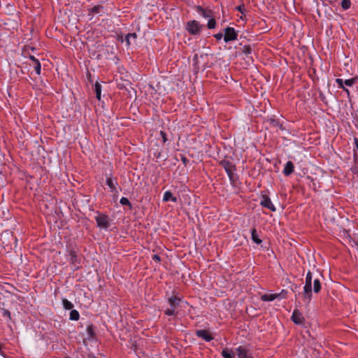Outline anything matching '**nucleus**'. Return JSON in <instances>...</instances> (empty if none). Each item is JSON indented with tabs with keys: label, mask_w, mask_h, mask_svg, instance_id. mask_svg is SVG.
<instances>
[{
	"label": "nucleus",
	"mask_w": 358,
	"mask_h": 358,
	"mask_svg": "<svg viewBox=\"0 0 358 358\" xmlns=\"http://www.w3.org/2000/svg\"><path fill=\"white\" fill-rule=\"evenodd\" d=\"M313 281V291L318 293L321 289V283L319 278L313 280V274L308 271L306 276L305 285L303 287V297L306 303H309L312 299V282Z\"/></svg>",
	"instance_id": "obj_1"
},
{
	"label": "nucleus",
	"mask_w": 358,
	"mask_h": 358,
	"mask_svg": "<svg viewBox=\"0 0 358 358\" xmlns=\"http://www.w3.org/2000/svg\"><path fill=\"white\" fill-rule=\"evenodd\" d=\"M182 300L180 297L176 296H171L168 299V303L169 304V308H167L164 310L165 315L168 316H175L179 312V307L180 306V303Z\"/></svg>",
	"instance_id": "obj_2"
},
{
	"label": "nucleus",
	"mask_w": 358,
	"mask_h": 358,
	"mask_svg": "<svg viewBox=\"0 0 358 358\" xmlns=\"http://www.w3.org/2000/svg\"><path fill=\"white\" fill-rule=\"evenodd\" d=\"M220 164L227 173L230 181L234 182L236 177V166L228 160H222Z\"/></svg>",
	"instance_id": "obj_3"
},
{
	"label": "nucleus",
	"mask_w": 358,
	"mask_h": 358,
	"mask_svg": "<svg viewBox=\"0 0 358 358\" xmlns=\"http://www.w3.org/2000/svg\"><path fill=\"white\" fill-rule=\"evenodd\" d=\"M106 184L110 188L112 193L117 194L119 192V186L117 179L111 173L106 175Z\"/></svg>",
	"instance_id": "obj_4"
},
{
	"label": "nucleus",
	"mask_w": 358,
	"mask_h": 358,
	"mask_svg": "<svg viewBox=\"0 0 358 358\" xmlns=\"http://www.w3.org/2000/svg\"><path fill=\"white\" fill-rule=\"evenodd\" d=\"M97 226L103 229H108L110 227L109 218L104 214H99L95 217Z\"/></svg>",
	"instance_id": "obj_5"
},
{
	"label": "nucleus",
	"mask_w": 358,
	"mask_h": 358,
	"mask_svg": "<svg viewBox=\"0 0 358 358\" xmlns=\"http://www.w3.org/2000/svg\"><path fill=\"white\" fill-rule=\"evenodd\" d=\"M202 26L196 20H192L187 22V30L190 34H199L201 30Z\"/></svg>",
	"instance_id": "obj_6"
},
{
	"label": "nucleus",
	"mask_w": 358,
	"mask_h": 358,
	"mask_svg": "<svg viewBox=\"0 0 358 358\" xmlns=\"http://www.w3.org/2000/svg\"><path fill=\"white\" fill-rule=\"evenodd\" d=\"M238 34L234 27H227L224 29V41L225 43L237 39Z\"/></svg>",
	"instance_id": "obj_7"
},
{
	"label": "nucleus",
	"mask_w": 358,
	"mask_h": 358,
	"mask_svg": "<svg viewBox=\"0 0 358 358\" xmlns=\"http://www.w3.org/2000/svg\"><path fill=\"white\" fill-rule=\"evenodd\" d=\"M260 204L264 208H268L273 212L275 211V208L273 203L271 202V199L266 194H263L262 196Z\"/></svg>",
	"instance_id": "obj_8"
},
{
	"label": "nucleus",
	"mask_w": 358,
	"mask_h": 358,
	"mask_svg": "<svg viewBox=\"0 0 358 358\" xmlns=\"http://www.w3.org/2000/svg\"><path fill=\"white\" fill-rule=\"evenodd\" d=\"M238 358H253L250 350L244 347L239 346L236 349Z\"/></svg>",
	"instance_id": "obj_9"
},
{
	"label": "nucleus",
	"mask_w": 358,
	"mask_h": 358,
	"mask_svg": "<svg viewBox=\"0 0 358 358\" xmlns=\"http://www.w3.org/2000/svg\"><path fill=\"white\" fill-rule=\"evenodd\" d=\"M196 335L206 342H210L213 339V337L211 336L210 333L208 331L204 329L197 330L196 331Z\"/></svg>",
	"instance_id": "obj_10"
},
{
	"label": "nucleus",
	"mask_w": 358,
	"mask_h": 358,
	"mask_svg": "<svg viewBox=\"0 0 358 358\" xmlns=\"http://www.w3.org/2000/svg\"><path fill=\"white\" fill-rule=\"evenodd\" d=\"M292 320L296 324H303L305 319L298 310H294L292 315Z\"/></svg>",
	"instance_id": "obj_11"
},
{
	"label": "nucleus",
	"mask_w": 358,
	"mask_h": 358,
	"mask_svg": "<svg viewBox=\"0 0 358 358\" xmlns=\"http://www.w3.org/2000/svg\"><path fill=\"white\" fill-rule=\"evenodd\" d=\"M103 13V7L99 5L94 6L92 8L89 9V15H92L90 19H92L94 15H101Z\"/></svg>",
	"instance_id": "obj_12"
},
{
	"label": "nucleus",
	"mask_w": 358,
	"mask_h": 358,
	"mask_svg": "<svg viewBox=\"0 0 358 358\" xmlns=\"http://www.w3.org/2000/svg\"><path fill=\"white\" fill-rule=\"evenodd\" d=\"M294 164L291 161H288L285 165L282 173L285 176H288L294 172Z\"/></svg>",
	"instance_id": "obj_13"
},
{
	"label": "nucleus",
	"mask_w": 358,
	"mask_h": 358,
	"mask_svg": "<svg viewBox=\"0 0 358 358\" xmlns=\"http://www.w3.org/2000/svg\"><path fill=\"white\" fill-rule=\"evenodd\" d=\"M163 201H171L173 202H176L177 198L176 196H173V194L170 191H166L164 194Z\"/></svg>",
	"instance_id": "obj_14"
},
{
	"label": "nucleus",
	"mask_w": 358,
	"mask_h": 358,
	"mask_svg": "<svg viewBox=\"0 0 358 358\" xmlns=\"http://www.w3.org/2000/svg\"><path fill=\"white\" fill-rule=\"evenodd\" d=\"M278 295L276 294H266L261 296V300L263 301H273L278 297Z\"/></svg>",
	"instance_id": "obj_15"
},
{
	"label": "nucleus",
	"mask_w": 358,
	"mask_h": 358,
	"mask_svg": "<svg viewBox=\"0 0 358 358\" xmlns=\"http://www.w3.org/2000/svg\"><path fill=\"white\" fill-rule=\"evenodd\" d=\"M251 238H252V241L254 243H255L256 244L259 245L262 242V240L259 238L257 231L255 228H253L251 230Z\"/></svg>",
	"instance_id": "obj_16"
},
{
	"label": "nucleus",
	"mask_w": 358,
	"mask_h": 358,
	"mask_svg": "<svg viewBox=\"0 0 358 358\" xmlns=\"http://www.w3.org/2000/svg\"><path fill=\"white\" fill-rule=\"evenodd\" d=\"M68 261L71 264H76V262L78 261V257H77L76 252L75 251L71 250L69 252V256H68ZM75 266H76V265H75Z\"/></svg>",
	"instance_id": "obj_17"
},
{
	"label": "nucleus",
	"mask_w": 358,
	"mask_h": 358,
	"mask_svg": "<svg viewBox=\"0 0 358 358\" xmlns=\"http://www.w3.org/2000/svg\"><path fill=\"white\" fill-rule=\"evenodd\" d=\"M137 35L136 33L128 34L125 37V42L127 46H129L131 43V41H136Z\"/></svg>",
	"instance_id": "obj_18"
},
{
	"label": "nucleus",
	"mask_w": 358,
	"mask_h": 358,
	"mask_svg": "<svg viewBox=\"0 0 358 358\" xmlns=\"http://www.w3.org/2000/svg\"><path fill=\"white\" fill-rule=\"evenodd\" d=\"M221 354L224 358H234V357L233 352L227 348L224 349Z\"/></svg>",
	"instance_id": "obj_19"
},
{
	"label": "nucleus",
	"mask_w": 358,
	"mask_h": 358,
	"mask_svg": "<svg viewBox=\"0 0 358 358\" xmlns=\"http://www.w3.org/2000/svg\"><path fill=\"white\" fill-rule=\"evenodd\" d=\"M80 318V314L78 310H71L70 312V317L69 319L71 320L77 321Z\"/></svg>",
	"instance_id": "obj_20"
},
{
	"label": "nucleus",
	"mask_w": 358,
	"mask_h": 358,
	"mask_svg": "<svg viewBox=\"0 0 358 358\" xmlns=\"http://www.w3.org/2000/svg\"><path fill=\"white\" fill-rule=\"evenodd\" d=\"M94 90L96 93V98L100 100L101 99V85L99 83H96L94 85Z\"/></svg>",
	"instance_id": "obj_21"
},
{
	"label": "nucleus",
	"mask_w": 358,
	"mask_h": 358,
	"mask_svg": "<svg viewBox=\"0 0 358 358\" xmlns=\"http://www.w3.org/2000/svg\"><path fill=\"white\" fill-rule=\"evenodd\" d=\"M62 305L66 310H71L73 307V304L66 299H62Z\"/></svg>",
	"instance_id": "obj_22"
},
{
	"label": "nucleus",
	"mask_w": 358,
	"mask_h": 358,
	"mask_svg": "<svg viewBox=\"0 0 358 358\" xmlns=\"http://www.w3.org/2000/svg\"><path fill=\"white\" fill-rule=\"evenodd\" d=\"M336 83L338 84L339 87L342 88L345 92H347L348 96L350 95L349 90L344 87V80L343 79H341V78H336Z\"/></svg>",
	"instance_id": "obj_23"
},
{
	"label": "nucleus",
	"mask_w": 358,
	"mask_h": 358,
	"mask_svg": "<svg viewBox=\"0 0 358 358\" xmlns=\"http://www.w3.org/2000/svg\"><path fill=\"white\" fill-rule=\"evenodd\" d=\"M208 29H214L216 26V21L213 17H209L208 24H207Z\"/></svg>",
	"instance_id": "obj_24"
},
{
	"label": "nucleus",
	"mask_w": 358,
	"mask_h": 358,
	"mask_svg": "<svg viewBox=\"0 0 358 358\" xmlns=\"http://www.w3.org/2000/svg\"><path fill=\"white\" fill-rule=\"evenodd\" d=\"M34 68L36 73L38 75H40L41 66V64H40L39 61H36V63L35 64L34 63Z\"/></svg>",
	"instance_id": "obj_25"
},
{
	"label": "nucleus",
	"mask_w": 358,
	"mask_h": 358,
	"mask_svg": "<svg viewBox=\"0 0 358 358\" xmlns=\"http://www.w3.org/2000/svg\"><path fill=\"white\" fill-rule=\"evenodd\" d=\"M1 311L2 313V315L4 317H6L8 320H11L10 313L9 310H8L6 309H4V308H1Z\"/></svg>",
	"instance_id": "obj_26"
},
{
	"label": "nucleus",
	"mask_w": 358,
	"mask_h": 358,
	"mask_svg": "<svg viewBox=\"0 0 358 358\" xmlns=\"http://www.w3.org/2000/svg\"><path fill=\"white\" fill-rule=\"evenodd\" d=\"M120 203L122 206H129V207H131V203L129 201V199L126 197H122L120 200Z\"/></svg>",
	"instance_id": "obj_27"
},
{
	"label": "nucleus",
	"mask_w": 358,
	"mask_h": 358,
	"mask_svg": "<svg viewBox=\"0 0 358 358\" xmlns=\"http://www.w3.org/2000/svg\"><path fill=\"white\" fill-rule=\"evenodd\" d=\"M350 0H342V7L343 9L347 10L350 7Z\"/></svg>",
	"instance_id": "obj_28"
},
{
	"label": "nucleus",
	"mask_w": 358,
	"mask_h": 358,
	"mask_svg": "<svg viewBox=\"0 0 358 358\" xmlns=\"http://www.w3.org/2000/svg\"><path fill=\"white\" fill-rule=\"evenodd\" d=\"M356 81V78H350V79H347V80H344V85H345L346 86H352Z\"/></svg>",
	"instance_id": "obj_29"
},
{
	"label": "nucleus",
	"mask_w": 358,
	"mask_h": 358,
	"mask_svg": "<svg viewBox=\"0 0 358 358\" xmlns=\"http://www.w3.org/2000/svg\"><path fill=\"white\" fill-rule=\"evenodd\" d=\"M200 10H201V15H202L203 17H205V18H209V17H211V15H210V11H207V10H206L203 9V8H200Z\"/></svg>",
	"instance_id": "obj_30"
},
{
	"label": "nucleus",
	"mask_w": 358,
	"mask_h": 358,
	"mask_svg": "<svg viewBox=\"0 0 358 358\" xmlns=\"http://www.w3.org/2000/svg\"><path fill=\"white\" fill-rule=\"evenodd\" d=\"M214 37L217 39V40H221L223 37V34L220 32V33H217L216 34L214 35Z\"/></svg>",
	"instance_id": "obj_31"
},
{
	"label": "nucleus",
	"mask_w": 358,
	"mask_h": 358,
	"mask_svg": "<svg viewBox=\"0 0 358 358\" xmlns=\"http://www.w3.org/2000/svg\"><path fill=\"white\" fill-rule=\"evenodd\" d=\"M152 259L155 260V262H159L160 261V257L158 255H154L152 256Z\"/></svg>",
	"instance_id": "obj_32"
},
{
	"label": "nucleus",
	"mask_w": 358,
	"mask_h": 358,
	"mask_svg": "<svg viewBox=\"0 0 358 358\" xmlns=\"http://www.w3.org/2000/svg\"><path fill=\"white\" fill-rule=\"evenodd\" d=\"M244 52L245 54H250L251 53V48L250 47L245 48Z\"/></svg>",
	"instance_id": "obj_33"
},
{
	"label": "nucleus",
	"mask_w": 358,
	"mask_h": 358,
	"mask_svg": "<svg viewBox=\"0 0 358 358\" xmlns=\"http://www.w3.org/2000/svg\"><path fill=\"white\" fill-rule=\"evenodd\" d=\"M355 147H356V150H355V151H357L358 152V138H355Z\"/></svg>",
	"instance_id": "obj_34"
},
{
	"label": "nucleus",
	"mask_w": 358,
	"mask_h": 358,
	"mask_svg": "<svg viewBox=\"0 0 358 358\" xmlns=\"http://www.w3.org/2000/svg\"><path fill=\"white\" fill-rule=\"evenodd\" d=\"M29 58L33 61L34 64L36 63V61H38V59H36L34 56H30Z\"/></svg>",
	"instance_id": "obj_35"
},
{
	"label": "nucleus",
	"mask_w": 358,
	"mask_h": 358,
	"mask_svg": "<svg viewBox=\"0 0 358 358\" xmlns=\"http://www.w3.org/2000/svg\"><path fill=\"white\" fill-rule=\"evenodd\" d=\"M237 10H239L240 12H241V13H243V8H242V7H241V6H238V7H237Z\"/></svg>",
	"instance_id": "obj_36"
},
{
	"label": "nucleus",
	"mask_w": 358,
	"mask_h": 358,
	"mask_svg": "<svg viewBox=\"0 0 358 358\" xmlns=\"http://www.w3.org/2000/svg\"><path fill=\"white\" fill-rule=\"evenodd\" d=\"M89 333H90V334H92V329H89Z\"/></svg>",
	"instance_id": "obj_37"
},
{
	"label": "nucleus",
	"mask_w": 358,
	"mask_h": 358,
	"mask_svg": "<svg viewBox=\"0 0 358 358\" xmlns=\"http://www.w3.org/2000/svg\"><path fill=\"white\" fill-rule=\"evenodd\" d=\"M65 358H69V357H65Z\"/></svg>",
	"instance_id": "obj_38"
}]
</instances>
